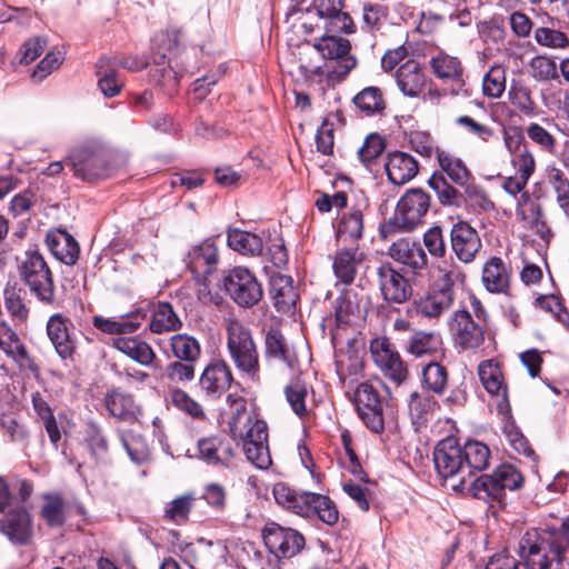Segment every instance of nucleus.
I'll return each mask as SVG.
<instances>
[{
	"label": "nucleus",
	"instance_id": "1",
	"mask_svg": "<svg viewBox=\"0 0 569 569\" xmlns=\"http://www.w3.org/2000/svg\"><path fill=\"white\" fill-rule=\"evenodd\" d=\"M569 551V519L533 528L521 537L518 556L493 555L485 569H562Z\"/></svg>",
	"mask_w": 569,
	"mask_h": 569
},
{
	"label": "nucleus",
	"instance_id": "2",
	"mask_svg": "<svg viewBox=\"0 0 569 569\" xmlns=\"http://www.w3.org/2000/svg\"><path fill=\"white\" fill-rule=\"evenodd\" d=\"M490 449L477 440L463 446L455 437L440 440L433 450V462L438 475L445 480H456L453 489L468 490L472 477L489 466Z\"/></svg>",
	"mask_w": 569,
	"mask_h": 569
},
{
	"label": "nucleus",
	"instance_id": "3",
	"mask_svg": "<svg viewBox=\"0 0 569 569\" xmlns=\"http://www.w3.org/2000/svg\"><path fill=\"white\" fill-rule=\"evenodd\" d=\"M227 350L238 371L251 381L260 379V357L251 329L238 319L226 327Z\"/></svg>",
	"mask_w": 569,
	"mask_h": 569
},
{
	"label": "nucleus",
	"instance_id": "4",
	"mask_svg": "<svg viewBox=\"0 0 569 569\" xmlns=\"http://www.w3.org/2000/svg\"><path fill=\"white\" fill-rule=\"evenodd\" d=\"M338 34L326 31L313 44L326 60L322 73L333 83L342 82L358 64V59L351 53V42Z\"/></svg>",
	"mask_w": 569,
	"mask_h": 569
},
{
	"label": "nucleus",
	"instance_id": "5",
	"mask_svg": "<svg viewBox=\"0 0 569 569\" xmlns=\"http://www.w3.org/2000/svg\"><path fill=\"white\" fill-rule=\"evenodd\" d=\"M21 281L38 301L49 307H58L53 273L38 249H28L19 264Z\"/></svg>",
	"mask_w": 569,
	"mask_h": 569
},
{
	"label": "nucleus",
	"instance_id": "6",
	"mask_svg": "<svg viewBox=\"0 0 569 569\" xmlns=\"http://www.w3.org/2000/svg\"><path fill=\"white\" fill-rule=\"evenodd\" d=\"M431 206L430 196L421 188H411L399 199L392 217L382 226L381 232H410L423 223Z\"/></svg>",
	"mask_w": 569,
	"mask_h": 569
},
{
	"label": "nucleus",
	"instance_id": "7",
	"mask_svg": "<svg viewBox=\"0 0 569 569\" xmlns=\"http://www.w3.org/2000/svg\"><path fill=\"white\" fill-rule=\"evenodd\" d=\"M522 473L512 465H501L490 475H481L469 482L468 491L473 498L502 503L506 490H517L523 485Z\"/></svg>",
	"mask_w": 569,
	"mask_h": 569
},
{
	"label": "nucleus",
	"instance_id": "8",
	"mask_svg": "<svg viewBox=\"0 0 569 569\" xmlns=\"http://www.w3.org/2000/svg\"><path fill=\"white\" fill-rule=\"evenodd\" d=\"M67 163L76 177L88 182L108 179L114 172L108 152L97 144H83L76 148L68 157Z\"/></svg>",
	"mask_w": 569,
	"mask_h": 569
},
{
	"label": "nucleus",
	"instance_id": "9",
	"mask_svg": "<svg viewBox=\"0 0 569 569\" xmlns=\"http://www.w3.org/2000/svg\"><path fill=\"white\" fill-rule=\"evenodd\" d=\"M223 288L240 308L257 306L262 297V284L256 274L246 267H234L223 277Z\"/></svg>",
	"mask_w": 569,
	"mask_h": 569
},
{
	"label": "nucleus",
	"instance_id": "10",
	"mask_svg": "<svg viewBox=\"0 0 569 569\" xmlns=\"http://www.w3.org/2000/svg\"><path fill=\"white\" fill-rule=\"evenodd\" d=\"M351 401L359 418L370 431L381 433L385 430L387 402L370 382L359 383L353 391Z\"/></svg>",
	"mask_w": 569,
	"mask_h": 569
},
{
	"label": "nucleus",
	"instance_id": "11",
	"mask_svg": "<svg viewBox=\"0 0 569 569\" xmlns=\"http://www.w3.org/2000/svg\"><path fill=\"white\" fill-rule=\"evenodd\" d=\"M233 439L242 441L243 452L247 459L259 469H268L271 463V456L268 445L267 422L256 418L250 425H243L239 433H231Z\"/></svg>",
	"mask_w": 569,
	"mask_h": 569
},
{
	"label": "nucleus",
	"instance_id": "12",
	"mask_svg": "<svg viewBox=\"0 0 569 569\" xmlns=\"http://www.w3.org/2000/svg\"><path fill=\"white\" fill-rule=\"evenodd\" d=\"M263 543L277 558L290 559L306 545L305 537L296 529L280 526L274 521L264 525L261 531Z\"/></svg>",
	"mask_w": 569,
	"mask_h": 569
},
{
	"label": "nucleus",
	"instance_id": "13",
	"mask_svg": "<svg viewBox=\"0 0 569 569\" xmlns=\"http://www.w3.org/2000/svg\"><path fill=\"white\" fill-rule=\"evenodd\" d=\"M370 352L375 365L386 378L401 385L408 377V368L397 351L395 345L387 337H378L370 342Z\"/></svg>",
	"mask_w": 569,
	"mask_h": 569
},
{
	"label": "nucleus",
	"instance_id": "14",
	"mask_svg": "<svg viewBox=\"0 0 569 569\" xmlns=\"http://www.w3.org/2000/svg\"><path fill=\"white\" fill-rule=\"evenodd\" d=\"M46 333L54 351L62 360H72L78 339L72 320L62 312L52 313L46 323Z\"/></svg>",
	"mask_w": 569,
	"mask_h": 569
},
{
	"label": "nucleus",
	"instance_id": "15",
	"mask_svg": "<svg viewBox=\"0 0 569 569\" xmlns=\"http://www.w3.org/2000/svg\"><path fill=\"white\" fill-rule=\"evenodd\" d=\"M0 532L16 546H28L33 540V519L24 506L10 508L0 515Z\"/></svg>",
	"mask_w": 569,
	"mask_h": 569
},
{
	"label": "nucleus",
	"instance_id": "16",
	"mask_svg": "<svg viewBox=\"0 0 569 569\" xmlns=\"http://www.w3.org/2000/svg\"><path fill=\"white\" fill-rule=\"evenodd\" d=\"M451 331L456 347L475 350L483 345L487 326L476 321L469 311L457 310L452 317Z\"/></svg>",
	"mask_w": 569,
	"mask_h": 569
},
{
	"label": "nucleus",
	"instance_id": "17",
	"mask_svg": "<svg viewBox=\"0 0 569 569\" xmlns=\"http://www.w3.org/2000/svg\"><path fill=\"white\" fill-rule=\"evenodd\" d=\"M377 281L382 299L389 305L407 302L413 292L409 280L389 262L377 268Z\"/></svg>",
	"mask_w": 569,
	"mask_h": 569
},
{
	"label": "nucleus",
	"instance_id": "18",
	"mask_svg": "<svg viewBox=\"0 0 569 569\" xmlns=\"http://www.w3.org/2000/svg\"><path fill=\"white\" fill-rule=\"evenodd\" d=\"M233 375L223 359H211L198 379L200 391L210 400L219 399L231 386Z\"/></svg>",
	"mask_w": 569,
	"mask_h": 569
},
{
	"label": "nucleus",
	"instance_id": "19",
	"mask_svg": "<svg viewBox=\"0 0 569 569\" xmlns=\"http://www.w3.org/2000/svg\"><path fill=\"white\" fill-rule=\"evenodd\" d=\"M429 66L437 79L452 84V94H459L465 90L466 70L459 57L439 50L430 57Z\"/></svg>",
	"mask_w": 569,
	"mask_h": 569
},
{
	"label": "nucleus",
	"instance_id": "20",
	"mask_svg": "<svg viewBox=\"0 0 569 569\" xmlns=\"http://www.w3.org/2000/svg\"><path fill=\"white\" fill-rule=\"evenodd\" d=\"M449 240L452 252L463 263L473 262L477 253L482 248L478 231L467 221L462 220L452 224Z\"/></svg>",
	"mask_w": 569,
	"mask_h": 569
},
{
	"label": "nucleus",
	"instance_id": "21",
	"mask_svg": "<svg viewBox=\"0 0 569 569\" xmlns=\"http://www.w3.org/2000/svg\"><path fill=\"white\" fill-rule=\"evenodd\" d=\"M319 18L325 20V30L333 33L352 34L357 27L351 16L345 11L346 0H315Z\"/></svg>",
	"mask_w": 569,
	"mask_h": 569
},
{
	"label": "nucleus",
	"instance_id": "22",
	"mask_svg": "<svg viewBox=\"0 0 569 569\" xmlns=\"http://www.w3.org/2000/svg\"><path fill=\"white\" fill-rule=\"evenodd\" d=\"M478 375L483 388L490 395L500 397L497 403L498 413L507 416L510 413L508 387L500 365L490 359L482 361L478 367Z\"/></svg>",
	"mask_w": 569,
	"mask_h": 569
},
{
	"label": "nucleus",
	"instance_id": "23",
	"mask_svg": "<svg viewBox=\"0 0 569 569\" xmlns=\"http://www.w3.org/2000/svg\"><path fill=\"white\" fill-rule=\"evenodd\" d=\"M388 254L415 276H420L428 267V257L422 244L409 238L395 241L389 247Z\"/></svg>",
	"mask_w": 569,
	"mask_h": 569
},
{
	"label": "nucleus",
	"instance_id": "24",
	"mask_svg": "<svg viewBox=\"0 0 569 569\" xmlns=\"http://www.w3.org/2000/svg\"><path fill=\"white\" fill-rule=\"evenodd\" d=\"M263 355L267 361L280 362L291 370L298 362L293 347L279 327H270L266 330Z\"/></svg>",
	"mask_w": 569,
	"mask_h": 569
},
{
	"label": "nucleus",
	"instance_id": "25",
	"mask_svg": "<svg viewBox=\"0 0 569 569\" xmlns=\"http://www.w3.org/2000/svg\"><path fill=\"white\" fill-rule=\"evenodd\" d=\"M199 458L212 466H228L234 456L230 439L223 435H212L198 440Z\"/></svg>",
	"mask_w": 569,
	"mask_h": 569
},
{
	"label": "nucleus",
	"instance_id": "26",
	"mask_svg": "<svg viewBox=\"0 0 569 569\" xmlns=\"http://www.w3.org/2000/svg\"><path fill=\"white\" fill-rule=\"evenodd\" d=\"M388 180L393 186H403L419 172V163L415 157L403 151L390 152L385 162Z\"/></svg>",
	"mask_w": 569,
	"mask_h": 569
},
{
	"label": "nucleus",
	"instance_id": "27",
	"mask_svg": "<svg viewBox=\"0 0 569 569\" xmlns=\"http://www.w3.org/2000/svg\"><path fill=\"white\" fill-rule=\"evenodd\" d=\"M146 317L147 311L139 308L119 318H103L101 316H94L92 318V325L104 333L120 337L136 332L141 327Z\"/></svg>",
	"mask_w": 569,
	"mask_h": 569
},
{
	"label": "nucleus",
	"instance_id": "28",
	"mask_svg": "<svg viewBox=\"0 0 569 569\" xmlns=\"http://www.w3.org/2000/svg\"><path fill=\"white\" fill-rule=\"evenodd\" d=\"M396 82L405 96L418 98L423 93L428 79L420 63L410 59L397 69Z\"/></svg>",
	"mask_w": 569,
	"mask_h": 569
},
{
	"label": "nucleus",
	"instance_id": "29",
	"mask_svg": "<svg viewBox=\"0 0 569 569\" xmlns=\"http://www.w3.org/2000/svg\"><path fill=\"white\" fill-rule=\"evenodd\" d=\"M103 402L109 415L118 421L133 423L141 415V408L136 403L133 396L119 389L108 391Z\"/></svg>",
	"mask_w": 569,
	"mask_h": 569
},
{
	"label": "nucleus",
	"instance_id": "30",
	"mask_svg": "<svg viewBox=\"0 0 569 569\" xmlns=\"http://www.w3.org/2000/svg\"><path fill=\"white\" fill-rule=\"evenodd\" d=\"M111 346L137 363L150 367L157 359L152 347L139 336H120L111 339Z\"/></svg>",
	"mask_w": 569,
	"mask_h": 569
},
{
	"label": "nucleus",
	"instance_id": "31",
	"mask_svg": "<svg viewBox=\"0 0 569 569\" xmlns=\"http://www.w3.org/2000/svg\"><path fill=\"white\" fill-rule=\"evenodd\" d=\"M270 297L278 312H293L299 295L290 276L274 274L270 279Z\"/></svg>",
	"mask_w": 569,
	"mask_h": 569
},
{
	"label": "nucleus",
	"instance_id": "32",
	"mask_svg": "<svg viewBox=\"0 0 569 569\" xmlns=\"http://www.w3.org/2000/svg\"><path fill=\"white\" fill-rule=\"evenodd\" d=\"M0 349L8 357L19 363L20 367H27L32 370L37 369L26 345L21 341L12 327L6 321H0Z\"/></svg>",
	"mask_w": 569,
	"mask_h": 569
},
{
	"label": "nucleus",
	"instance_id": "33",
	"mask_svg": "<svg viewBox=\"0 0 569 569\" xmlns=\"http://www.w3.org/2000/svg\"><path fill=\"white\" fill-rule=\"evenodd\" d=\"M46 243L50 252L61 262L72 266L79 257V244L67 231L61 229L50 230L46 236Z\"/></svg>",
	"mask_w": 569,
	"mask_h": 569
},
{
	"label": "nucleus",
	"instance_id": "34",
	"mask_svg": "<svg viewBox=\"0 0 569 569\" xmlns=\"http://www.w3.org/2000/svg\"><path fill=\"white\" fill-rule=\"evenodd\" d=\"M510 277V269L499 257H491L483 264L482 283L491 293H507Z\"/></svg>",
	"mask_w": 569,
	"mask_h": 569
},
{
	"label": "nucleus",
	"instance_id": "35",
	"mask_svg": "<svg viewBox=\"0 0 569 569\" xmlns=\"http://www.w3.org/2000/svg\"><path fill=\"white\" fill-rule=\"evenodd\" d=\"M363 259L358 248H345L336 251L332 269L336 278L343 284L350 286L357 276L358 268Z\"/></svg>",
	"mask_w": 569,
	"mask_h": 569
},
{
	"label": "nucleus",
	"instance_id": "36",
	"mask_svg": "<svg viewBox=\"0 0 569 569\" xmlns=\"http://www.w3.org/2000/svg\"><path fill=\"white\" fill-rule=\"evenodd\" d=\"M183 327V322L174 311L171 303L159 301L153 305L149 321V330L156 335L177 332Z\"/></svg>",
	"mask_w": 569,
	"mask_h": 569
},
{
	"label": "nucleus",
	"instance_id": "37",
	"mask_svg": "<svg viewBox=\"0 0 569 569\" xmlns=\"http://www.w3.org/2000/svg\"><path fill=\"white\" fill-rule=\"evenodd\" d=\"M39 517L49 528H60L67 522L68 505L61 492H44Z\"/></svg>",
	"mask_w": 569,
	"mask_h": 569
},
{
	"label": "nucleus",
	"instance_id": "38",
	"mask_svg": "<svg viewBox=\"0 0 569 569\" xmlns=\"http://www.w3.org/2000/svg\"><path fill=\"white\" fill-rule=\"evenodd\" d=\"M168 357L198 363L202 347L200 341L189 333H174L168 339Z\"/></svg>",
	"mask_w": 569,
	"mask_h": 569
},
{
	"label": "nucleus",
	"instance_id": "39",
	"mask_svg": "<svg viewBox=\"0 0 569 569\" xmlns=\"http://www.w3.org/2000/svg\"><path fill=\"white\" fill-rule=\"evenodd\" d=\"M452 303L453 299L450 298L449 293L446 291H437L432 288L426 296L415 302L417 313L426 318L440 317Z\"/></svg>",
	"mask_w": 569,
	"mask_h": 569
},
{
	"label": "nucleus",
	"instance_id": "40",
	"mask_svg": "<svg viewBox=\"0 0 569 569\" xmlns=\"http://www.w3.org/2000/svg\"><path fill=\"white\" fill-rule=\"evenodd\" d=\"M438 407L439 402L428 391H413L409 396V413L412 419V423L416 426L426 425L431 419L433 412Z\"/></svg>",
	"mask_w": 569,
	"mask_h": 569
},
{
	"label": "nucleus",
	"instance_id": "41",
	"mask_svg": "<svg viewBox=\"0 0 569 569\" xmlns=\"http://www.w3.org/2000/svg\"><path fill=\"white\" fill-rule=\"evenodd\" d=\"M442 340L436 332L412 330L405 342V350L416 357L433 355L441 351Z\"/></svg>",
	"mask_w": 569,
	"mask_h": 569
},
{
	"label": "nucleus",
	"instance_id": "42",
	"mask_svg": "<svg viewBox=\"0 0 569 569\" xmlns=\"http://www.w3.org/2000/svg\"><path fill=\"white\" fill-rule=\"evenodd\" d=\"M179 32L160 31L151 40V61L163 66L178 52Z\"/></svg>",
	"mask_w": 569,
	"mask_h": 569
},
{
	"label": "nucleus",
	"instance_id": "43",
	"mask_svg": "<svg viewBox=\"0 0 569 569\" xmlns=\"http://www.w3.org/2000/svg\"><path fill=\"white\" fill-rule=\"evenodd\" d=\"M283 393L291 410L301 419H309L312 409L307 403L309 390L307 383L299 379H292L283 389Z\"/></svg>",
	"mask_w": 569,
	"mask_h": 569
},
{
	"label": "nucleus",
	"instance_id": "44",
	"mask_svg": "<svg viewBox=\"0 0 569 569\" xmlns=\"http://www.w3.org/2000/svg\"><path fill=\"white\" fill-rule=\"evenodd\" d=\"M119 439L130 460L143 465L151 460V451L146 438L132 430H119Z\"/></svg>",
	"mask_w": 569,
	"mask_h": 569
},
{
	"label": "nucleus",
	"instance_id": "45",
	"mask_svg": "<svg viewBox=\"0 0 569 569\" xmlns=\"http://www.w3.org/2000/svg\"><path fill=\"white\" fill-rule=\"evenodd\" d=\"M308 497L307 507L309 510L303 513V517L311 518L317 516L319 520L328 526H333L338 522L339 510L328 496L310 492Z\"/></svg>",
	"mask_w": 569,
	"mask_h": 569
},
{
	"label": "nucleus",
	"instance_id": "46",
	"mask_svg": "<svg viewBox=\"0 0 569 569\" xmlns=\"http://www.w3.org/2000/svg\"><path fill=\"white\" fill-rule=\"evenodd\" d=\"M352 101L367 117L382 116L387 108L382 90L375 86L363 88L353 97Z\"/></svg>",
	"mask_w": 569,
	"mask_h": 569
},
{
	"label": "nucleus",
	"instance_id": "47",
	"mask_svg": "<svg viewBox=\"0 0 569 569\" xmlns=\"http://www.w3.org/2000/svg\"><path fill=\"white\" fill-rule=\"evenodd\" d=\"M217 263V247L211 242H203L191 251L188 267L194 273L207 276L213 271Z\"/></svg>",
	"mask_w": 569,
	"mask_h": 569
},
{
	"label": "nucleus",
	"instance_id": "48",
	"mask_svg": "<svg viewBox=\"0 0 569 569\" xmlns=\"http://www.w3.org/2000/svg\"><path fill=\"white\" fill-rule=\"evenodd\" d=\"M448 369L438 361H430L422 368L421 385L428 392L442 396L448 388Z\"/></svg>",
	"mask_w": 569,
	"mask_h": 569
},
{
	"label": "nucleus",
	"instance_id": "49",
	"mask_svg": "<svg viewBox=\"0 0 569 569\" xmlns=\"http://www.w3.org/2000/svg\"><path fill=\"white\" fill-rule=\"evenodd\" d=\"M363 236V214L360 209L351 208L338 222L337 239L343 242H357Z\"/></svg>",
	"mask_w": 569,
	"mask_h": 569
},
{
	"label": "nucleus",
	"instance_id": "50",
	"mask_svg": "<svg viewBox=\"0 0 569 569\" xmlns=\"http://www.w3.org/2000/svg\"><path fill=\"white\" fill-rule=\"evenodd\" d=\"M273 496L278 505L293 513L303 517V513L309 510L307 507L309 497L307 496H310V492L308 491L297 492L283 483H277L273 487Z\"/></svg>",
	"mask_w": 569,
	"mask_h": 569
},
{
	"label": "nucleus",
	"instance_id": "51",
	"mask_svg": "<svg viewBox=\"0 0 569 569\" xmlns=\"http://www.w3.org/2000/svg\"><path fill=\"white\" fill-rule=\"evenodd\" d=\"M227 240L228 246L241 254L258 256L263 250V241L259 236L240 229L229 230Z\"/></svg>",
	"mask_w": 569,
	"mask_h": 569
},
{
	"label": "nucleus",
	"instance_id": "52",
	"mask_svg": "<svg viewBox=\"0 0 569 569\" xmlns=\"http://www.w3.org/2000/svg\"><path fill=\"white\" fill-rule=\"evenodd\" d=\"M437 159L441 170L452 180L453 183L463 187L468 184L471 173L463 161L443 150L437 148Z\"/></svg>",
	"mask_w": 569,
	"mask_h": 569
},
{
	"label": "nucleus",
	"instance_id": "53",
	"mask_svg": "<svg viewBox=\"0 0 569 569\" xmlns=\"http://www.w3.org/2000/svg\"><path fill=\"white\" fill-rule=\"evenodd\" d=\"M427 183L435 191L441 206L456 208L461 206V192L447 181L442 172H433Z\"/></svg>",
	"mask_w": 569,
	"mask_h": 569
},
{
	"label": "nucleus",
	"instance_id": "54",
	"mask_svg": "<svg viewBox=\"0 0 569 569\" xmlns=\"http://www.w3.org/2000/svg\"><path fill=\"white\" fill-rule=\"evenodd\" d=\"M4 308L14 325L21 326L28 322L30 308L22 289L4 290Z\"/></svg>",
	"mask_w": 569,
	"mask_h": 569
},
{
	"label": "nucleus",
	"instance_id": "55",
	"mask_svg": "<svg viewBox=\"0 0 569 569\" xmlns=\"http://www.w3.org/2000/svg\"><path fill=\"white\" fill-rule=\"evenodd\" d=\"M196 368V362L173 359L166 365L162 377L176 387L186 386L194 380Z\"/></svg>",
	"mask_w": 569,
	"mask_h": 569
},
{
	"label": "nucleus",
	"instance_id": "56",
	"mask_svg": "<svg viewBox=\"0 0 569 569\" xmlns=\"http://www.w3.org/2000/svg\"><path fill=\"white\" fill-rule=\"evenodd\" d=\"M226 401L229 405L231 415L228 422L230 432L239 433L240 429H243V425H250L256 417L248 411L247 400L243 397L229 393Z\"/></svg>",
	"mask_w": 569,
	"mask_h": 569
},
{
	"label": "nucleus",
	"instance_id": "57",
	"mask_svg": "<svg viewBox=\"0 0 569 569\" xmlns=\"http://www.w3.org/2000/svg\"><path fill=\"white\" fill-rule=\"evenodd\" d=\"M363 368V360L357 352H347L336 359L337 375L343 385L355 382L362 375Z\"/></svg>",
	"mask_w": 569,
	"mask_h": 569
},
{
	"label": "nucleus",
	"instance_id": "58",
	"mask_svg": "<svg viewBox=\"0 0 569 569\" xmlns=\"http://www.w3.org/2000/svg\"><path fill=\"white\" fill-rule=\"evenodd\" d=\"M84 441L90 455L98 461H104L109 452V440L104 430L96 422L89 421L86 427Z\"/></svg>",
	"mask_w": 569,
	"mask_h": 569
},
{
	"label": "nucleus",
	"instance_id": "59",
	"mask_svg": "<svg viewBox=\"0 0 569 569\" xmlns=\"http://www.w3.org/2000/svg\"><path fill=\"white\" fill-rule=\"evenodd\" d=\"M547 181L556 194V201L562 212L569 217V179L566 173L556 167L547 171Z\"/></svg>",
	"mask_w": 569,
	"mask_h": 569
},
{
	"label": "nucleus",
	"instance_id": "60",
	"mask_svg": "<svg viewBox=\"0 0 569 569\" xmlns=\"http://www.w3.org/2000/svg\"><path fill=\"white\" fill-rule=\"evenodd\" d=\"M438 272L439 277L431 288L437 291H446L455 300V286L463 283L466 279L465 272L455 263L439 267Z\"/></svg>",
	"mask_w": 569,
	"mask_h": 569
},
{
	"label": "nucleus",
	"instance_id": "61",
	"mask_svg": "<svg viewBox=\"0 0 569 569\" xmlns=\"http://www.w3.org/2000/svg\"><path fill=\"white\" fill-rule=\"evenodd\" d=\"M385 149V138L373 132L366 137L362 146L358 149V158L367 169H370L376 160L383 153Z\"/></svg>",
	"mask_w": 569,
	"mask_h": 569
},
{
	"label": "nucleus",
	"instance_id": "62",
	"mask_svg": "<svg viewBox=\"0 0 569 569\" xmlns=\"http://www.w3.org/2000/svg\"><path fill=\"white\" fill-rule=\"evenodd\" d=\"M110 60L107 58H100L97 63V68H98L97 73L99 76L98 86H99L101 92L103 93V96H106L108 98H112V97H116L117 94H119L123 83L118 78V74L113 69L106 67V64Z\"/></svg>",
	"mask_w": 569,
	"mask_h": 569
},
{
	"label": "nucleus",
	"instance_id": "63",
	"mask_svg": "<svg viewBox=\"0 0 569 569\" xmlns=\"http://www.w3.org/2000/svg\"><path fill=\"white\" fill-rule=\"evenodd\" d=\"M357 293L351 290L343 291L335 302V319L337 326L348 325L352 316L359 315Z\"/></svg>",
	"mask_w": 569,
	"mask_h": 569
},
{
	"label": "nucleus",
	"instance_id": "64",
	"mask_svg": "<svg viewBox=\"0 0 569 569\" xmlns=\"http://www.w3.org/2000/svg\"><path fill=\"white\" fill-rule=\"evenodd\" d=\"M196 501L193 495L180 496L167 503L163 519L181 525L188 521L189 512Z\"/></svg>",
	"mask_w": 569,
	"mask_h": 569
}]
</instances>
